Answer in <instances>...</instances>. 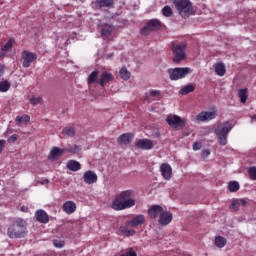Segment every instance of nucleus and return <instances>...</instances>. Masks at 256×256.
Here are the masks:
<instances>
[{
	"instance_id": "1",
	"label": "nucleus",
	"mask_w": 256,
	"mask_h": 256,
	"mask_svg": "<svg viewBox=\"0 0 256 256\" xmlns=\"http://www.w3.org/2000/svg\"><path fill=\"white\" fill-rule=\"evenodd\" d=\"M135 190H124L120 192L116 199L112 202V209L114 211H125V209H131V207H135Z\"/></svg>"
},
{
	"instance_id": "2",
	"label": "nucleus",
	"mask_w": 256,
	"mask_h": 256,
	"mask_svg": "<svg viewBox=\"0 0 256 256\" xmlns=\"http://www.w3.org/2000/svg\"><path fill=\"white\" fill-rule=\"evenodd\" d=\"M7 235L10 239H21L27 235V227H25V220L18 218L8 228Z\"/></svg>"
},
{
	"instance_id": "3",
	"label": "nucleus",
	"mask_w": 256,
	"mask_h": 256,
	"mask_svg": "<svg viewBox=\"0 0 256 256\" xmlns=\"http://www.w3.org/2000/svg\"><path fill=\"white\" fill-rule=\"evenodd\" d=\"M172 2L176 11H178L179 15L182 16L183 19H187L195 13L191 0H172Z\"/></svg>"
},
{
	"instance_id": "4",
	"label": "nucleus",
	"mask_w": 256,
	"mask_h": 256,
	"mask_svg": "<svg viewBox=\"0 0 256 256\" xmlns=\"http://www.w3.org/2000/svg\"><path fill=\"white\" fill-rule=\"evenodd\" d=\"M233 129V125L230 122H224L219 124L215 129V135L218 137L220 145H227V135Z\"/></svg>"
},
{
	"instance_id": "5",
	"label": "nucleus",
	"mask_w": 256,
	"mask_h": 256,
	"mask_svg": "<svg viewBox=\"0 0 256 256\" xmlns=\"http://www.w3.org/2000/svg\"><path fill=\"white\" fill-rule=\"evenodd\" d=\"M167 73L171 81H179V79H185L187 75H191L193 70L189 67H177L168 69Z\"/></svg>"
},
{
	"instance_id": "6",
	"label": "nucleus",
	"mask_w": 256,
	"mask_h": 256,
	"mask_svg": "<svg viewBox=\"0 0 256 256\" xmlns=\"http://www.w3.org/2000/svg\"><path fill=\"white\" fill-rule=\"evenodd\" d=\"M186 49L187 44H173L171 46V51L174 55V63H179L180 61H183V59L187 58V54L185 53Z\"/></svg>"
},
{
	"instance_id": "7",
	"label": "nucleus",
	"mask_w": 256,
	"mask_h": 256,
	"mask_svg": "<svg viewBox=\"0 0 256 256\" xmlns=\"http://www.w3.org/2000/svg\"><path fill=\"white\" fill-rule=\"evenodd\" d=\"M166 123L172 129H183L186 125L185 119H182L181 116L177 114H170L166 117Z\"/></svg>"
},
{
	"instance_id": "8",
	"label": "nucleus",
	"mask_w": 256,
	"mask_h": 256,
	"mask_svg": "<svg viewBox=\"0 0 256 256\" xmlns=\"http://www.w3.org/2000/svg\"><path fill=\"white\" fill-rule=\"evenodd\" d=\"M22 59H23L22 66L25 69H27L31 67V63H34V61H37V53L24 50L22 52Z\"/></svg>"
},
{
	"instance_id": "9",
	"label": "nucleus",
	"mask_w": 256,
	"mask_h": 256,
	"mask_svg": "<svg viewBox=\"0 0 256 256\" xmlns=\"http://www.w3.org/2000/svg\"><path fill=\"white\" fill-rule=\"evenodd\" d=\"M135 147L136 149H142L143 151H151V149L155 147V144L152 142V140L144 138L136 140Z\"/></svg>"
},
{
	"instance_id": "10",
	"label": "nucleus",
	"mask_w": 256,
	"mask_h": 256,
	"mask_svg": "<svg viewBox=\"0 0 256 256\" xmlns=\"http://www.w3.org/2000/svg\"><path fill=\"white\" fill-rule=\"evenodd\" d=\"M217 117V111H202L199 114H197L196 119L197 121H201L202 123H205V121H212V119H215Z\"/></svg>"
},
{
	"instance_id": "11",
	"label": "nucleus",
	"mask_w": 256,
	"mask_h": 256,
	"mask_svg": "<svg viewBox=\"0 0 256 256\" xmlns=\"http://www.w3.org/2000/svg\"><path fill=\"white\" fill-rule=\"evenodd\" d=\"M172 221H173V213L167 210H162V213L158 218L159 225H161V227H166V225H169V223H171Z\"/></svg>"
},
{
	"instance_id": "12",
	"label": "nucleus",
	"mask_w": 256,
	"mask_h": 256,
	"mask_svg": "<svg viewBox=\"0 0 256 256\" xmlns=\"http://www.w3.org/2000/svg\"><path fill=\"white\" fill-rule=\"evenodd\" d=\"M164 209L163 207L159 205H152L148 209V216L150 219H157V217H161V214L163 213Z\"/></svg>"
},
{
	"instance_id": "13",
	"label": "nucleus",
	"mask_w": 256,
	"mask_h": 256,
	"mask_svg": "<svg viewBox=\"0 0 256 256\" xmlns=\"http://www.w3.org/2000/svg\"><path fill=\"white\" fill-rule=\"evenodd\" d=\"M160 171H161L162 177H164L166 181H169L171 179L173 175V168H171V165H169L168 163L161 164Z\"/></svg>"
},
{
	"instance_id": "14",
	"label": "nucleus",
	"mask_w": 256,
	"mask_h": 256,
	"mask_svg": "<svg viewBox=\"0 0 256 256\" xmlns=\"http://www.w3.org/2000/svg\"><path fill=\"white\" fill-rule=\"evenodd\" d=\"M115 79V76L111 72L104 71L100 75V79L98 80V83L101 87H105L106 83H111Z\"/></svg>"
},
{
	"instance_id": "15",
	"label": "nucleus",
	"mask_w": 256,
	"mask_h": 256,
	"mask_svg": "<svg viewBox=\"0 0 256 256\" xmlns=\"http://www.w3.org/2000/svg\"><path fill=\"white\" fill-rule=\"evenodd\" d=\"M83 179L87 185H93V183H97V174L91 170L86 171L83 175Z\"/></svg>"
},
{
	"instance_id": "16",
	"label": "nucleus",
	"mask_w": 256,
	"mask_h": 256,
	"mask_svg": "<svg viewBox=\"0 0 256 256\" xmlns=\"http://www.w3.org/2000/svg\"><path fill=\"white\" fill-rule=\"evenodd\" d=\"M114 0H96L92 2L93 9H101V7H113Z\"/></svg>"
},
{
	"instance_id": "17",
	"label": "nucleus",
	"mask_w": 256,
	"mask_h": 256,
	"mask_svg": "<svg viewBox=\"0 0 256 256\" xmlns=\"http://www.w3.org/2000/svg\"><path fill=\"white\" fill-rule=\"evenodd\" d=\"M99 28L101 29L102 37H109L113 33V25L107 23H100Z\"/></svg>"
},
{
	"instance_id": "18",
	"label": "nucleus",
	"mask_w": 256,
	"mask_h": 256,
	"mask_svg": "<svg viewBox=\"0 0 256 256\" xmlns=\"http://www.w3.org/2000/svg\"><path fill=\"white\" fill-rule=\"evenodd\" d=\"M62 209L67 215H73V212L77 211V205L73 201H66L63 204Z\"/></svg>"
},
{
	"instance_id": "19",
	"label": "nucleus",
	"mask_w": 256,
	"mask_h": 256,
	"mask_svg": "<svg viewBox=\"0 0 256 256\" xmlns=\"http://www.w3.org/2000/svg\"><path fill=\"white\" fill-rule=\"evenodd\" d=\"M36 221L39 223H49V214L45 210H37L35 213Z\"/></svg>"
},
{
	"instance_id": "20",
	"label": "nucleus",
	"mask_w": 256,
	"mask_h": 256,
	"mask_svg": "<svg viewBox=\"0 0 256 256\" xmlns=\"http://www.w3.org/2000/svg\"><path fill=\"white\" fill-rule=\"evenodd\" d=\"M63 153H65V149H61L59 147H53L50 150L49 159L51 161H57V159H59V157H61V155H63Z\"/></svg>"
},
{
	"instance_id": "21",
	"label": "nucleus",
	"mask_w": 256,
	"mask_h": 256,
	"mask_svg": "<svg viewBox=\"0 0 256 256\" xmlns=\"http://www.w3.org/2000/svg\"><path fill=\"white\" fill-rule=\"evenodd\" d=\"M133 134L132 133H124L118 138L119 145H128V143H131L133 141Z\"/></svg>"
},
{
	"instance_id": "22",
	"label": "nucleus",
	"mask_w": 256,
	"mask_h": 256,
	"mask_svg": "<svg viewBox=\"0 0 256 256\" xmlns=\"http://www.w3.org/2000/svg\"><path fill=\"white\" fill-rule=\"evenodd\" d=\"M143 223H145V216L140 214L128 222V225H131V227H139V225H143Z\"/></svg>"
},
{
	"instance_id": "23",
	"label": "nucleus",
	"mask_w": 256,
	"mask_h": 256,
	"mask_svg": "<svg viewBox=\"0 0 256 256\" xmlns=\"http://www.w3.org/2000/svg\"><path fill=\"white\" fill-rule=\"evenodd\" d=\"M214 69H215L216 75H218L219 77H223L225 73H227L225 64H223V62L214 64Z\"/></svg>"
},
{
	"instance_id": "24",
	"label": "nucleus",
	"mask_w": 256,
	"mask_h": 256,
	"mask_svg": "<svg viewBox=\"0 0 256 256\" xmlns=\"http://www.w3.org/2000/svg\"><path fill=\"white\" fill-rule=\"evenodd\" d=\"M67 169L69 171H79L81 169V163L77 162L76 160H69L66 164Z\"/></svg>"
},
{
	"instance_id": "25",
	"label": "nucleus",
	"mask_w": 256,
	"mask_h": 256,
	"mask_svg": "<svg viewBox=\"0 0 256 256\" xmlns=\"http://www.w3.org/2000/svg\"><path fill=\"white\" fill-rule=\"evenodd\" d=\"M65 153H72L73 155H79L81 153V146L73 144L64 149Z\"/></svg>"
},
{
	"instance_id": "26",
	"label": "nucleus",
	"mask_w": 256,
	"mask_h": 256,
	"mask_svg": "<svg viewBox=\"0 0 256 256\" xmlns=\"http://www.w3.org/2000/svg\"><path fill=\"white\" fill-rule=\"evenodd\" d=\"M149 31H158L161 29V22L157 19H153L147 24Z\"/></svg>"
},
{
	"instance_id": "27",
	"label": "nucleus",
	"mask_w": 256,
	"mask_h": 256,
	"mask_svg": "<svg viewBox=\"0 0 256 256\" xmlns=\"http://www.w3.org/2000/svg\"><path fill=\"white\" fill-rule=\"evenodd\" d=\"M215 245L219 249H223L227 245V239H225L223 236H217L215 238Z\"/></svg>"
},
{
	"instance_id": "28",
	"label": "nucleus",
	"mask_w": 256,
	"mask_h": 256,
	"mask_svg": "<svg viewBox=\"0 0 256 256\" xmlns=\"http://www.w3.org/2000/svg\"><path fill=\"white\" fill-rule=\"evenodd\" d=\"M97 77H99L98 70H94L93 72H91L87 79L88 85H93V83H97Z\"/></svg>"
},
{
	"instance_id": "29",
	"label": "nucleus",
	"mask_w": 256,
	"mask_h": 256,
	"mask_svg": "<svg viewBox=\"0 0 256 256\" xmlns=\"http://www.w3.org/2000/svg\"><path fill=\"white\" fill-rule=\"evenodd\" d=\"M240 185L239 182L237 181H230L228 183V190L230 191V193H237V191H239L240 189Z\"/></svg>"
},
{
	"instance_id": "30",
	"label": "nucleus",
	"mask_w": 256,
	"mask_h": 256,
	"mask_svg": "<svg viewBox=\"0 0 256 256\" xmlns=\"http://www.w3.org/2000/svg\"><path fill=\"white\" fill-rule=\"evenodd\" d=\"M193 91H195V86L189 84L181 88L180 95H189V93H193Z\"/></svg>"
},
{
	"instance_id": "31",
	"label": "nucleus",
	"mask_w": 256,
	"mask_h": 256,
	"mask_svg": "<svg viewBox=\"0 0 256 256\" xmlns=\"http://www.w3.org/2000/svg\"><path fill=\"white\" fill-rule=\"evenodd\" d=\"M11 89V82L4 80L0 82V92L7 93V91Z\"/></svg>"
},
{
	"instance_id": "32",
	"label": "nucleus",
	"mask_w": 256,
	"mask_h": 256,
	"mask_svg": "<svg viewBox=\"0 0 256 256\" xmlns=\"http://www.w3.org/2000/svg\"><path fill=\"white\" fill-rule=\"evenodd\" d=\"M15 121L17 125H21V123H29L31 121V117H29L27 114H24L23 116H17Z\"/></svg>"
},
{
	"instance_id": "33",
	"label": "nucleus",
	"mask_w": 256,
	"mask_h": 256,
	"mask_svg": "<svg viewBox=\"0 0 256 256\" xmlns=\"http://www.w3.org/2000/svg\"><path fill=\"white\" fill-rule=\"evenodd\" d=\"M62 135H66V137H75V128H73V127H65L62 130Z\"/></svg>"
},
{
	"instance_id": "34",
	"label": "nucleus",
	"mask_w": 256,
	"mask_h": 256,
	"mask_svg": "<svg viewBox=\"0 0 256 256\" xmlns=\"http://www.w3.org/2000/svg\"><path fill=\"white\" fill-rule=\"evenodd\" d=\"M120 77L124 81H127L131 77V73L129 71H127V68L123 67L120 69Z\"/></svg>"
},
{
	"instance_id": "35",
	"label": "nucleus",
	"mask_w": 256,
	"mask_h": 256,
	"mask_svg": "<svg viewBox=\"0 0 256 256\" xmlns=\"http://www.w3.org/2000/svg\"><path fill=\"white\" fill-rule=\"evenodd\" d=\"M238 96L240 98L241 103H247V89H240L238 91Z\"/></svg>"
},
{
	"instance_id": "36",
	"label": "nucleus",
	"mask_w": 256,
	"mask_h": 256,
	"mask_svg": "<svg viewBox=\"0 0 256 256\" xmlns=\"http://www.w3.org/2000/svg\"><path fill=\"white\" fill-rule=\"evenodd\" d=\"M120 232H122L123 235H126V237H131V235H135V230L133 229L129 230L126 226H121Z\"/></svg>"
},
{
	"instance_id": "37",
	"label": "nucleus",
	"mask_w": 256,
	"mask_h": 256,
	"mask_svg": "<svg viewBox=\"0 0 256 256\" xmlns=\"http://www.w3.org/2000/svg\"><path fill=\"white\" fill-rule=\"evenodd\" d=\"M162 14L164 17H171L173 15V9L170 6H164L162 9Z\"/></svg>"
},
{
	"instance_id": "38",
	"label": "nucleus",
	"mask_w": 256,
	"mask_h": 256,
	"mask_svg": "<svg viewBox=\"0 0 256 256\" xmlns=\"http://www.w3.org/2000/svg\"><path fill=\"white\" fill-rule=\"evenodd\" d=\"M13 38H10L7 43H5L2 47H1V51H9V49H11V47H13Z\"/></svg>"
},
{
	"instance_id": "39",
	"label": "nucleus",
	"mask_w": 256,
	"mask_h": 256,
	"mask_svg": "<svg viewBox=\"0 0 256 256\" xmlns=\"http://www.w3.org/2000/svg\"><path fill=\"white\" fill-rule=\"evenodd\" d=\"M248 174L252 181H256V166H252L248 169Z\"/></svg>"
},
{
	"instance_id": "40",
	"label": "nucleus",
	"mask_w": 256,
	"mask_h": 256,
	"mask_svg": "<svg viewBox=\"0 0 256 256\" xmlns=\"http://www.w3.org/2000/svg\"><path fill=\"white\" fill-rule=\"evenodd\" d=\"M239 207H241L239 199H234L230 205V209H233V211H239Z\"/></svg>"
},
{
	"instance_id": "41",
	"label": "nucleus",
	"mask_w": 256,
	"mask_h": 256,
	"mask_svg": "<svg viewBox=\"0 0 256 256\" xmlns=\"http://www.w3.org/2000/svg\"><path fill=\"white\" fill-rule=\"evenodd\" d=\"M121 256H137V252L133 248H127Z\"/></svg>"
},
{
	"instance_id": "42",
	"label": "nucleus",
	"mask_w": 256,
	"mask_h": 256,
	"mask_svg": "<svg viewBox=\"0 0 256 256\" xmlns=\"http://www.w3.org/2000/svg\"><path fill=\"white\" fill-rule=\"evenodd\" d=\"M41 101H43V98H41V96H34L30 98V103H32V105H39Z\"/></svg>"
},
{
	"instance_id": "43",
	"label": "nucleus",
	"mask_w": 256,
	"mask_h": 256,
	"mask_svg": "<svg viewBox=\"0 0 256 256\" xmlns=\"http://www.w3.org/2000/svg\"><path fill=\"white\" fill-rule=\"evenodd\" d=\"M150 97H155V99H161V90H150Z\"/></svg>"
},
{
	"instance_id": "44",
	"label": "nucleus",
	"mask_w": 256,
	"mask_h": 256,
	"mask_svg": "<svg viewBox=\"0 0 256 256\" xmlns=\"http://www.w3.org/2000/svg\"><path fill=\"white\" fill-rule=\"evenodd\" d=\"M53 245H54V247H57L58 249H62V247H65V241H63V240H54Z\"/></svg>"
},
{
	"instance_id": "45",
	"label": "nucleus",
	"mask_w": 256,
	"mask_h": 256,
	"mask_svg": "<svg viewBox=\"0 0 256 256\" xmlns=\"http://www.w3.org/2000/svg\"><path fill=\"white\" fill-rule=\"evenodd\" d=\"M17 139H19V136L17 134H13L12 136H10L8 138V143H15V141H17Z\"/></svg>"
},
{
	"instance_id": "46",
	"label": "nucleus",
	"mask_w": 256,
	"mask_h": 256,
	"mask_svg": "<svg viewBox=\"0 0 256 256\" xmlns=\"http://www.w3.org/2000/svg\"><path fill=\"white\" fill-rule=\"evenodd\" d=\"M6 144H7V141H5L4 139L0 140V155L1 153H3V150L5 149Z\"/></svg>"
},
{
	"instance_id": "47",
	"label": "nucleus",
	"mask_w": 256,
	"mask_h": 256,
	"mask_svg": "<svg viewBox=\"0 0 256 256\" xmlns=\"http://www.w3.org/2000/svg\"><path fill=\"white\" fill-rule=\"evenodd\" d=\"M199 149H201V143L194 142V144H193V151H199Z\"/></svg>"
},
{
	"instance_id": "48",
	"label": "nucleus",
	"mask_w": 256,
	"mask_h": 256,
	"mask_svg": "<svg viewBox=\"0 0 256 256\" xmlns=\"http://www.w3.org/2000/svg\"><path fill=\"white\" fill-rule=\"evenodd\" d=\"M239 203L242 207H247V205H249V202L246 199H240Z\"/></svg>"
},
{
	"instance_id": "49",
	"label": "nucleus",
	"mask_w": 256,
	"mask_h": 256,
	"mask_svg": "<svg viewBox=\"0 0 256 256\" xmlns=\"http://www.w3.org/2000/svg\"><path fill=\"white\" fill-rule=\"evenodd\" d=\"M149 31H151V30H149L148 26H146V27H144V28L141 30V33H142L143 35H149Z\"/></svg>"
},
{
	"instance_id": "50",
	"label": "nucleus",
	"mask_w": 256,
	"mask_h": 256,
	"mask_svg": "<svg viewBox=\"0 0 256 256\" xmlns=\"http://www.w3.org/2000/svg\"><path fill=\"white\" fill-rule=\"evenodd\" d=\"M211 155V152L209 150H203L202 156L203 157H209Z\"/></svg>"
},
{
	"instance_id": "51",
	"label": "nucleus",
	"mask_w": 256,
	"mask_h": 256,
	"mask_svg": "<svg viewBox=\"0 0 256 256\" xmlns=\"http://www.w3.org/2000/svg\"><path fill=\"white\" fill-rule=\"evenodd\" d=\"M3 73H5V66L0 65V77H2Z\"/></svg>"
},
{
	"instance_id": "52",
	"label": "nucleus",
	"mask_w": 256,
	"mask_h": 256,
	"mask_svg": "<svg viewBox=\"0 0 256 256\" xmlns=\"http://www.w3.org/2000/svg\"><path fill=\"white\" fill-rule=\"evenodd\" d=\"M251 117V122L252 123H255V121H256V115H253V116H250Z\"/></svg>"
},
{
	"instance_id": "53",
	"label": "nucleus",
	"mask_w": 256,
	"mask_h": 256,
	"mask_svg": "<svg viewBox=\"0 0 256 256\" xmlns=\"http://www.w3.org/2000/svg\"><path fill=\"white\" fill-rule=\"evenodd\" d=\"M41 183H42V185H47V184H49V181L46 179V180L42 181Z\"/></svg>"
},
{
	"instance_id": "54",
	"label": "nucleus",
	"mask_w": 256,
	"mask_h": 256,
	"mask_svg": "<svg viewBox=\"0 0 256 256\" xmlns=\"http://www.w3.org/2000/svg\"><path fill=\"white\" fill-rule=\"evenodd\" d=\"M21 211H25V206H22V207H21Z\"/></svg>"
},
{
	"instance_id": "55",
	"label": "nucleus",
	"mask_w": 256,
	"mask_h": 256,
	"mask_svg": "<svg viewBox=\"0 0 256 256\" xmlns=\"http://www.w3.org/2000/svg\"><path fill=\"white\" fill-rule=\"evenodd\" d=\"M82 3L85 1V0H80Z\"/></svg>"
}]
</instances>
